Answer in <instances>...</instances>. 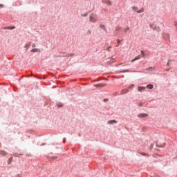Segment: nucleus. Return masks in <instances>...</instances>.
<instances>
[{"mask_svg":"<svg viewBox=\"0 0 177 177\" xmlns=\"http://www.w3.org/2000/svg\"><path fill=\"white\" fill-rule=\"evenodd\" d=\"M147 70H149V71H151V70H153V67H149V68H147Z\"/></svg>","mask_w":177,"mask_h":177,"instance_id":"412c9836","label":"nucleus"},{"mask_svg":"<svg viewBox=\"0 0 177 177\" xmlns=\"http://www.w3.org/2000/svg\"><path fill=\"white\" fill-rule=\"evenodd\" d=\"M140 59V56L136 57L135 59L131 60V63H133V62H136V60H139Z\"/></svg>","mask_w":177,"mask_h":177,"instance_id":"9b49d317","label":"nucleus"},{"mask_svg":"<svg viewBox=\"0 0 177 177\" xmlns=\"http://www.w3.org/2000/svg\"><path fill=\"white\" fill-rule=\"evenodd\" d=\"M58 106H59V105H58ZM60 106H62V105H60Z\"/></svg>","mask_w":177,"mask_h":177,"instance_id":"72a5a7b5","label":"nucleus"},{"mask_svg":"<svg viewBox=\"0 0 177 177\" xmlns=\"http://www.w3.org/2000/svg\"><path fill=\"white\" fill-rule=\"evenodd\" d=\"M147 88H148L149 89H153V88H154V86H153V84H148L147 86Z\"/></svg>","mask_w":177,"mask_h":177,"instance_id":"ddd939ff","label":"nucleus"},{"mask_svg":"<svg viewBox=\"0 0 177 177\" xmlns=\"http://www.w3.org/2000/svg\"><path fill=\"white\" fill-rule=\"evenodd\" d=\"M30 52H33L34 53H35L37 52H41V50H39V49L38 48H33L30 50Z\"/></svg>","mask_w":177,"mask_h":177,"instance_id":"6e6552de","label":"nucleus"},{"mask_svg":"<svg viewBox=\"0 0 177 177\" xmlns=\"http://www.w3.org/2000/svg\"><path fill=\"white\" fill-rule=\"evenodd\" d=\"M87 33L89 34V35H91V34H92V31H91V30H88L87 31Z\"/></svg>","mask_w":177,"mask_h":177,"instance_id":"aec40b11","label":"nucleus"},{"mask_svg":"<svg viewBox=\"0 0 177 177\" xmlns=\"http://www.w3.org/2000/svg\"><path fill=\"white\" fill-rule=\"evenodd\" d=\"M0 8H3V4H0Z\"/></svg>","mask_w":177,"mask_h":177,"instance_id":"bb28decb","label":"nucleus"},{"mask_svg":"<svg viewBox=\"0 0 177 177\" xmlns=\"http://www.w3.org/2000/svg\"><path fill=\"white\" fill-rule=\"evenodd\" d=\"M138 106H140V107H142V106H143V103H139Z\"/></svg>","mask_w":177,"mask_h":177,"instance_id":"5701e85b","label":"nucleus"},{"mask_svg":"<svg viewBox=\"0 0 177 177\" xmlns=\"http://www.w3.org/2000/svg\"><path fill=\"white\" fill-rule=\"evenodd\" d=\"M0 154H1V156H6V154H8V153L5 151H1Z\"/></svg>","mask_w":177,"mask_h":177,"instance_id":"4468645a","label":"nucleus"},{"mask_svg":"<svg viewBox=\"0 0 177 177\" xmlns=\"http://www.w3.org/2000/svg\"><path fill=\"white\" fill-rule=\"evenodd\" d=\"M102 3H106L109 6H111V1L110 0H102Z\"/></svg>","mask_w":177,"mask_h":177,"instance_id":"20e7f679","label":"nucleus"},{"mask_svg":"<svg viewBox=\"0 0 177 177\" xmlns=\"http://www.w3.org/2000/svg\"><path fill=\"white\" fill-rule=\"evenodd\" d=\"M100 28H102V30H104V31H106V26H104V25H100Z\"/></svg>","mask_w":177,"mask_h":177,"instance_id":"2eb2a0df","label":"nucleus"},{"mask_svg":"<svg viewBox=\"0 0 177 177\" xmlns=\"http://www.w3.org/2000/svg\"><path fill=\"white\" fill-rule=\"evenodd\" d=\"M134 85L131 84L129 88H133Z\"/></svg>","mask_w":177,"mask_h":177,"instance_id":"a878e982","label":"nucleus"},{"mask_svg":"<svg viewBox=\"0 0 177 177\" xmlns=\"http://www.w3.org/2000/svg\"><path fill=\"white\" fill-rule=\"evenodd\" d=\"M125 93H128V89L127 88L123 89L120 92V95H124Z\"/></svg>","mask_w":177,"mask_h":177,"instance_id":"423d86ee","label":"nucleus"},{"mask_svg":"<svg viewBox=\"0 0 177 177\" xmlns=\"http://www.w3.org/2000/svg\"><path fill=\"white\" fill-rule=\"evenodd\" d=\"M94 86H95V88H104V86H106V84H98L94 85Z\"/></svg>","mask_w":177,"mask_h":177,"instance_id":"39448f33","label":"nucleus"},{"mask_svg":"<svg viewBox=\"0 0 177 177\" xmlns=\"http://www.w3.org/2000/svg\"><path fill=\"white\" fill-rule=\"evenodd\" d=\"M129 27H127V28L124 30V32H127V31H129Z\"/></svg>","mask_w":177,"mask_h":177,"instance_id":"f3484780","label":"nucleus"},{"mask_svg":"<svg viewBox=\"0 0 177 177\" xmlns=\"http://www.w3.org/2000/svg\"><path fill=\"white\" fill-rule=\"evenodd\" d=\"M167 71H169V69H167Z\"/></svg>","mask_w":177,"mask_h":177,"instance_id":"473e14b6","label":"nucleus"},{"mask_svg":"<svg viewBox=\"0 0 177 177\" xmlns=\"http://www.w3.org/2000/svg\"><path fill=\"white\" fill-rule=\"evenodd\" d=\"M82 16H83L84 17H86V16H88V13H86V14L82 15Z\"/></svg>","mask_w":177,"mask_h":177,"instance_id":"4be33fe9","label":"nucleus"},{"mask_svg":"<svg viewBox=\"0 0 177 177\" xmlns=\"http://www.w3.org/2000/svg\"><path fill=\"white\" fill-rule=\"evenodd\" d=\"M35 44H32V48H35Z\"/></svg>","mask_w":177,"mask_h":177,"instance_id":"b1692460","label":"nucleus"},{"mask_svg":"<svg viewBox=\"0 0 177 177\" xmlns=\"http://www.w3.org/2000/svg\"><path fill=\"white\" fill-rule=\"evenodd\" d=\"M13 160V158H10L8 160V164H10L12 162V160Z\"/></svg>","mask_w":177,"mask_h":177,"instance_id":"a211bd4d","label":"nucleus"},{"mask_svg":"<svg viewBox=\"0 0 177 177\" xmlns=\"http://www.w3.org/2000/svg\"><path fill=\"white\" fill-rule=\"evenodd\" d=\"M108 124H117V121H115V120H109V121H108Z\"/></svg>","mask_w":177,"mask_h":177,"instance_id":"f8f14e48","label":"nucleus"},{"mask_svg":"<svg viewBox=\"0 0 177 177\" xmlns=\"http://www.w3.org/2000/svg\"><path fill=\"white\" fill-rule=\"evenodd\" d=\"M118 44H120V39H117Z\"/></svg>","mask_w":177,"mask_h":177,"instance_id":"c756f323","label":"nucleus"},{"mask_svg":"<svg viewBox=\"0 0 177 177\" xmlns=\"http://www.w3.org/2000/svg\"><path fill=\"white\" fill-rule=\"evenodd\" d=\"M132 9L134 12H137V13H143V12H145V8H141L140 10H138V7L136 6H133Z\"/></svg>","mask_w":177,"mask_h":177,"instance_id":"f03ea898","label":"nucleus"},{"mask_svg":"<svg viewBox=\"0 0 177 177\" xmlns=\"http://www.w3.org/2000/svg\"><path fill=\"white\" fill-rule=\"evenodd\" d=\"M57 156H53V157H51L50 158V160H57Z\"/></svg>","mask_w":177,"mask_h":177,"instance_id":"dca6fc26","label":"nucleus"},{"mask_svg":"<svg viewBox=\"0 0 177 177\" xmlns=\"http://www.w3.org/2000/svg\"><path fill=\"white\" fill-rule=\"evenodd\" d=\"M167 66H169V62H167Z\"/></svg>","mask_w":177,"mask_h":177,"instance_id":"7c9ffc66","label":"nucleus"},{"mask_svg":"<svg viewBox=\"0 0 177 177\" xmlns=\"http://www.w3.org/2000/svg\"><path fill=\"white\" fill-rule=\"evenodd\" d=\"M118 30H121V28H118L116 29V31H118Z\"/></svg>","mask_w":177,"mask_h":177,"instance_id":"c85d7f7f","label":"nucleus"},{"mask_svg":"<svg viewBox=\"0 0 177 177\" xmlns=\"http://www.w3.org/2000/svg\"><path fill=\"white\" fill-rule=\"evenodd\" d=\"M144 89H146V87L138 86V91H139V92H142V91H144Z\"/></svg>","mask_w":177,"mask_h":177,"instance_id":"9d476101","label":"nucleus"},{"mask_svg":"<svg viewBox=\"0 0 177 177\" xmlns=\"http://www.w3.org/2000/svg\"><path fill=\"white\" fill-rule=\"evenodd\" d=\"M109 100V99H104V102H107Z\"/></svg>","mask_w":177,"mask_h":177,"instance_id":"cd10ccee","label":"nucleus"},{"mask_svg":"<svg viewBox=\"0 0 177 177\" xmlns=\"http://www.w3.org/2000/svg\"><path fill=\"white\" fill-rule=\"evenodd\" d=\"M151 149H153V145H151Z\"/></svg>","mask_w":177,"mask_h":177,"instance_id":"2f4dec72","label":"nucleus"},{"mask_svg":"<svg viewBox=\"0 0 177 177\" xmlns=\"http://www.w3.org/2000/svg\"><path fill=\"white\" fill-rule=\"evenodd\" d=\"M139 118H147L149 117V115L147 113H140L138 115Z\"/></svg>","mask_w":177,"mask_h":177,"instance_id":"7ed1b4c3","label":"nucleus"},{"mask_svg":"<svg viewBox=\"0 0 177 177\" xmlns=\"http://www.w3.org/2000/svg\"><path fill=\"white\" fill-rule=\"evenodd\" d=\"M110 49H111V46H109V47L107 48V50H110Z\"/></svg>","mask_w":177,"mask_h":177,"instance_id":"393cba45","label":"nucleus"},{"mask_svg":"<svg viewBox=\"0 0 177 177\" xmlns=\"http://www.w3.org/2000/svg\"><path fill=\"white\" fill-rule=\"evenodd\" d=\"M30 44H26L25 46H26V49H28V48H30Z\"/></svg>","mask_w":177,"mask_h":177,"instance_id":"6ab92c4d","label":"nucleus"},{"mask_svg":"<svg viewBox=\"0 0 177 177\" xmlns=\"http://www.w3.org/2000/svg\"><path fill=\"white\" fill-rule=\"evenodd\" d=\"M16 28V27L15 26H8V27H6L5 29L6 30H15Z\"/></svg>","mask_w":177,"mask_h":177,"instance_id":"1a4fd4ad","label":"nucleus"},{"mask_svg":"<svg viewBox=\"0 0 177 177\" xmlns=\"http://www.w3.org/2000/svg\"><path fill=\"white\" fill-rule=\"evenodd\" d=\"M89 20L91 23H96L97 18L95 14L91 13L89 16Z\"/></svg>","mask_w":177,"mask_h":177,"instance_id":"f257e3e1","label":"nucleus"},{"mask_svg":"<svg viewBox=\"0 0 177 177\" xmlns=\"http://www.w3.org/2000/svg\"><path fill=\"white\" fill-rule=\"evenodd\" d=\"M163 37H165L166 39H169V33L163 34Z\"/></svg>","mask_w":177,"mask_h":177,"instance_id":"0eeeda50","label":"nucleus"}]
</instances>
